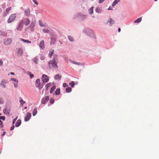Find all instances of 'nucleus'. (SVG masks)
Returning <instances> with one entry per match:
<instances>
[{"label": "nucleus", "mask_w": 159, "mask_h": 159, "mask_svg": "<svg viewBox=\"0 0 159 159\" xmlns=\"http://www.w3.org/2000/svg\"><path fill=\"white\" fill-rule=\"evenodd\" d=\"M3 64V62L2 59H0V66H2Z\"/></svg>", "instance_id": "nucleus-50"}, {"label": "nucleus", "mask_w": 159, "mask_h": 159, "mask_svg": "<svg viewBox=\"0 0 159 159\" xmlns=\"http://www.w3.org/2000/svg\"><path fill=\"white\" fill-rule=\"evenodd\" d=\"M63 86L64 87H68V85L66 83H64L63 84Z\"/></svg>", "instance_id": "nucleus-49"}, {"label": "nucleus", "mask_w": 159, "mask_h": 159, "mask_svg": "<svg viewBox=\"0 0 159 159\" xmlns=\"http://www.w3.org/2000/svg\"><path fill=\"white\" fill-rule=\"evenodd\" d=\"M42 80L43 81V83H45L48 82L49 80V78L48 76L45 74H43L42 77Z\"/></svg>", "instance_id": "nucleus-7"}, {"label": "nucleus", "mask_w": 159, "mask_h": 159, "mask_svg": "<svg viewBox=\"0 0 159 159\" xmlns=\"http://www.w3.org/2000/svg\"><path fill=\"white\" fill-rule=\"evenodd\" d=\"M4 103V101L3 99L0 97V104H2Z\"/></svg>", "instance_id": "nucleus-44"}, {"label": "nucleus", "mask_w": 159, "mask_h": 159, "mask_svg": "<svg viewBox=\"0 0 159 159\" xmlns=\"http://www.w3.org/2000/svg\"><path fill=\"white\" fill-rule=\"evenodd\" d=\"M23 49H22L20 48H19L17 51V54L19 56H21L23 54Z\"/></svg>", "instance_id": "nucleus-15"}, {"label": "nucleus", "mask_w": 159, "mask_h": 159, "mask_svg": "<svg viewBox=\"0 0 159 159\" xmlns=\"http://www.w3.org/2000/svg\"><path fill=\"white\" fill-rule=\"evenodd\" d=\"M20 40L23 41V42L25 43H31V41H29L28 40L23 39H22L20 38Z\"/></svg>", "instance_id": "nucleus-27"}, {"label": "nucleus", "mask_w": 159, "mask_h": 159, "mask_svg": "<svg viewBox=\"0 0 159 159\" xmlns=\"http://www.w3.org/2000/svg\"><path fill=\"white\" fill-rule=\"evenodd\" d=\"M105 0H99L98 2L99 3H101L103 2Z\"/></svg>", "instance_id": "nucleus-54"}, {"label": "nucleus", "mask_w": 159, "mask_h": 159, "mask_svg": "<svg viewBox=\"0 0 159 159\" xmlns=\"http://www.w3.org/2000/svg\"><path fill=\"white\" fill-rule=\"evenodd\" d=\"M21 123V120L20 119H18L16 122L15 124V126L16 127H18L19 126Z\"/></svg>", "instance_id": "nucleus-19"}, {"label": "nucleus", "mask_w": 159, "mask_h": 159, "mask_svg": "<svg viewBox=\"0 0 159 159\" xmlns=\"http://www.w3.org/2000/svg\"><path fill=\"white\" fill-rule=\"evenodd\" d=\"M22 21H20L19 23L16 28V30H17L21 31L23 28V24L22 23Z\"/></svg>", "instance_id": "nucleus-10"}, {"label": "nucleus", "mask_w": 159, "mask_h": 159, "mask_svg": "<svg viewBox=\"0 0 159 159\" xmlns=\"http://www.w3.org/2000/svg\"><path fill=\"white\" fill-rule=\"evenodd\" d=\"M118 32H120V30H121V29H120V28H118Z\"/></svg>", "instance_id": "nucleus-57"}, {"label": "nucleus", "mask_w": 159, "mask_h": 159, "mask_svg": "<svg viewBox=\"0 0 159 159\" xmlns=\"http://www.w3.org/2000/svg\"><path fill=\"white\" fill-rule=\"evenodd\" d=\"M70 61L72 63L80 66H82L84 65V63L75 61H74L70 60Z\"/></svg>", "instance_id": "nucleus-16"}, {"label": "nucleus", "mask_w": 159, "mask_h": 159, "mask_svg": "<svg viewBox=\"0 0 159 159\" xmlns=\"http://www.w3.org/2000/svg\"><path fill=\"white\" fill-rule=\"evenodd\" d=\"M27 108V107H24V109H26Z\"/></svg>", "instance_id": "nucleus-61"}, {"label": "nucleus", "mask_w": 159, "mask_h": 159, "mask_svg": "<svg viewBox=\"0 0 159 159\" xmlns=\"http://www.w3.org/2000/svg\"><path fill=\"white\" fill-rule=\"evenodd\" d=\"M32 1L34 2V3L36 5H38L39 4L38 2H37L36 0H32Z\"/></svg>", "instance_id": "nucleus-48"}, {"label": "nucleus", "mask_w": 159, "mask_h": 159, "mask_svg": "<svg viewBox=\"0 0 159 159\" xmlns=\"http://www.w3.org/2000/svg\"><path fill=\"white\" fill-rule=\"evenodd\" d=\"M107 10H113V9L111 7V6H110L108 8V9H107Z\"/></svg>", "instance_id": "nucleus-56"}, {"label": "nucleus", "mask_w": 159, "mask_h": 159, "mask_svg": "<svg viewBox=\"0 0 159 159\" xmlns=\"http://www.w3.org/2000/svg\"><path fill=\"white\" fill-rule=\"evenodd\" d=\"M31 116V114L30 112H27L26 114V116L25 117L24 121L25 122L28 121L30 119Z\"/></svg>", "instance_id": "nucleus-12"}, {"label": "nucleus", "mask_w": 159, "mask_h": 159, "mask_svg": "<svg viewBox=\"0 0 159 159\" xmlns=\"http://www.w3.org/2000/svg\"><path fill=\"white\" fill-rule=\"evenodd\" d=\"M39 24L41 26V27H44V24L42 23V22L41 20H39Z\"/></svg>", "instance_id": "nucleus-43"}, {"label": "nucleus", "mask_w": 159, "mask_h": 159, "mask_svg": "<svg viewBox=\"0 0 159 159\" xmlns=\"http://www.w3.org/2000/svg\"><path fill=\"white\" fill-rule=\"evenodd\" d=\"M37 108L36 107H35L33 111V113H32L33 116H35L36 115V114H37Z\"/></svg>", "instance_id": "nucleus-26"}, {"label": "nucleus", "mask_w": 159, "mask_h": 159, "mask_svg": "<svg viewBox=\"0 0 159 159\" xmlns=\"http://www.w3.org/2000/svg\"><path fill=\"white\" fill-rule=\"evenodd\" d=\"M20 21H22L23 24H24L26 26L28 25L30 23V20L27 18H25L23 20H21Z\"/></svg>", "instance_id": "nucleus-11"}, {"label": "nucleus", "mask_w": 159, "mask_h": 159, "mask_svg": "<svg viewBox=\"0 0 159 159\" xmlns=\"http://www.w3.org/2000/svg\"><path fill=\"white\" fill-rule=\"evenodd\" d=\"M40 81V79H38L36 80L35 84L36 87L38 88L39 90H41L43 86V84H41Z\"/></svg>", "instance_id": "nucleus-3"}, {"label": "nucleus", "mask_w": 159, "mask_h": 159, "mask_svg": "<svg viewBox=\"0 0 159 159\" xmlns=\"http://www.w3.org/2000/svg\"><path fill=\"white\" fill-rule=\"evenodd\" d=\"M33 60L35 64H37L38 63V61L39 60L36 57L33 59Z\"/></svg>", "instance_id": "nucleus-36"}, {"label": "nucleus", "mask_w": 159, "mask_h": 159, "mask_svg": "<svg viewBox=\"0 0 159 159\" xmlns=\"http://www.w3.org/2000/svg\"><path fill=\"white\" fill-rule=\"evenodd\" d=\"M55 93L56 95L60 94V88L57 89L55 92Z\"/></svg>", "instance_id": "nucleus-25"}, {"label": "nucleus", "mask_w": 159, "mask_h": 159, "mask_svg": "<svg viewBox=\"0 0 159 159\" xmlns=\"http://www.w3.org/2000/svg\"><path fill=\"white\" fill-rule=\"evenodd\" d=\"M11 9V7H10L7 8L6 10V12L8 13Z\"/></svg>", "instance_id": "nucleus-47"}, {"label": "nucleus", "mask_w": 159, "mask_h": 159, "mask_svg": "<svg viewBox=\"0 0 159 159\" xmlns=\"http://www.w3.org/2000/svg\"><path fill=\"white\" fill-rule=\"evenodd\" d=\"M4 127L3 122L0 120V128H3Z\"/></svg>", "instance_id": "nucleus-41"}, {"label": "nucleus", "mask_w": 159, "mask_h": 159, "mask_svg": "<svg viewBox=\"0 0 159 159\" xmlns=\"http://www.w3.org/2000/svg\"><path fill=\"white\" fill-rule=\"evenodd\" d=\"M36 20L35 18H33L32 21L29 27L30 29V31L33 32L34 30V27L35 26Z\"/></svg>", "instance_id": "nucleus-4"}, {"label": "nucleus", "mask_w": 159, "mask_h": 159, "mask_svg": "<svg viewBox=\"0 0 159 159\" xmlns=\"http://www.w3.org/2000/svg\"><path fill=\"white\" fill-rule=\"evenodd\" d=\"M26 74H27L29 75L30 76V79H32L34 76V75L32 74L31 73L30 71H27Z\"/></svg>", "instance_id": "nucleus-22"}, {"label": "nucleus", "mask_w": 159, "mask_h": 159, "mask_svg": "<svg viewBox=\"0 0 159 159\" xmlns=\"http://www.w3.org/2000/svg\"><path fill=\"white\" fill-rule=\"evenodd\" d=\"M142 20V17H140L138 19H137V20H135L134 22V23H139Z\"/></svg>", "instance_id": "nucleus-35"}, {"label": "nucleus", "mask_w": 159, "mask_h": 159, "mask_svg": "<svg viewBox=\"0 0 159 159\" xmlns=\"http://www.w3.org/2000/svg\"><path fill=\"white\" fill-rule=\"evenodd\" d=\"M11 75H14V73L13 72H11Z\"/></svg>", "instance_id": "nucleus-59"}, {"label": "nucleus", "mask_w": 159, "mask_h": 159, "mask_svg": "<svg viewBox=\"0 0 159 159\" xmlns=\"http://www.w3.org/2000/svg\"><path fill=\"white\" fill-rule=\"evenodd\" d=\"M43 32L46 33H48L50 31V30L47 28L43 29Z\"/></svg>", "instance_id": "nucleus-37"}, {"label": "nucleus", "mask_w": 159, "mask_h": 159, "mask_svg": "<svg viewBox=\"0 0 159 159\" xmlns=\"http://www.w3.org/2000/svg\"><path fill=\"white\" fill-rule=\"evenodd\" d=\"M109 23V25L110 26H111L113 24H114L115 21L114 20H113L111 18H110L109 20L108 21V23Z\"/></svg>", "instance_id": "nucleus-20"}, {"label": "nucleus", "mask_w": 159, "mask_h": 159, "mask_svg": "<svg viewBox=\"0 0 159 159\" xmlns=\"http://www.w3.org/2000/svg\"><path fill=\"white\" fill-rule=\"evenodd\" d=\"M19 102L21 105H23L25 104V102L23 101L21 97H20V98Z\"/></svg>", "instance_id": "nucleus-30"}, {"label": "nucleus", "mask_w": 159, "mask_h": 159, "mask_svg": "<svg viewBox=\"0 0 159 159\" xmlns=\"http://www.w3.org/2000/svg\"><path fill=\"white\" fill-rule=\"evenodd\" d=\"M8 13L7 12H4V13H3V16H6L7 15V14Z\"/></svg>", "instance_id": "nucleus-55"}, {"label": "nucleus", "mask_w": 159, "mask_h": 159, "mask_svg": "<svg viewBox=\"0 0 159 159\" xmlns=\"http://www.w3.org/2000/svg\"><path fill=\"white\" fill-rule=\"evenodd\" d=\"M30 14V10L29 9L26 10L25 11L24 15L27 17H28Z\"/></svg>", "instance_id": "nucleus-17"}, {"label": "nucleus", "mask_w": 159, "mask_h": 159, "mask_svg": "<svg viewBox=\"0 0 159 159\" xmlns=\"http://www.w3.org/2000/svg\"><path fill=\"white\" fill-rule=\"evenodd\" d=\"M56 89V86L55 85H53L51 88L50 90V93H52Z\"/></svg>", "instance_id": "nucleus-23"}, {"label": "nucleus", "mask_w": 159, "mask_h": 159, "mask_svg": "<svg viewBox=\"0 0 159 159\" xmlns=\"http://www.w3.org/2000/svg\"><path fill=\"white\" fill-rule=\"evenodd\" d=\"M0 120H5V117L4 116H1L0 117Z\"/></svg>", "instance_id": "nucleus-46"}, {"label": "nucleus", "mask_w": 159, "mask_h": 159, "mask_svg": "<svg viewBox=\"0 0 159 159\" xmlns=\"http://www.w3.org/2000/svg\"><path fill=\"white\" fill-rule=\"evenodd\" d=\"M83 31L87 35L96 39V37L94 32L92 29L89 28H85L83 30Z\"/></svg>", "instance_id": "nucleus-2"}, {"label": "nucleus", "mask_w": 159, "mask_h": 159, "mask_svg": "<svg viewBox=\"0 0 159 159\" xmlns=\"http://www.w3.org/2000/svg\"><path fill=\"white\" fill-rule=\"evenodd\" d=\"M82 17L83 18H85V16L84 15H81Z\"/></svg>", "instance_id": "nucleus-58"}, {"label": "nucleus", "mask_w": 159, "mask_h": 159, "mask_svg": "<svg viewBox=\"0 0 159 159\" xmlns=\"http://www.w3.org/2000/svg\"><path fill=\"white\" fill-rule=\"evenodd\" d=\"M68 39L71 42H73L74 41V39L71 36H68Z\"/></svg>", "instance_id": "nucleus-39"}, {"label": "nucleus", "mask_w": 159, "mask_h": 159, "mask_svg": "<svg viewBox=\"0 0 159 159\" xmlns=\"http://www.w3.org/2000/svg\"><path fill=\"white\" fill-rule=\"evenodd\" d=\"M72 89L70 87H68L66 89V93H69L71 92Z\"/></svg>", "instance_id": "nucleus-34"}, {"label": "nucleus", "mask_w": 159, "mask_h": 159, "mask_svg": "<svg viewBox=\"0 0 159 159\" xmlns=\"http://www.w3.org/2000/svg\"><path fill=\"white\" fill-rule=\"evenodd\" d=\"M3 41L4 44L5 45H9L12 43V40L11 38L5 39L3 40Z\"/></svg>", "instance_id": "nucleus-9"}, {"label": "nucleus", "mask_w": 159, "mask_h": 159, "mask_svg": "<svg viewBox=\"0 0 159 159\" xmlns=\"http://www.w3.org/2000/svg\"><path fill=\"white\" fill-rule=\"evenodd\" d=\"M14 86L15 88H16L18 87V83H14Z\"/></svg>", "instance_id": "nucleus-51"}, {"label": "nucleus", "mask_w": 159, "mask_h": 159, "mask_svg": "<svg viewBox=\"0 0 159 159\" xmlns=\"http://www.w3.org/2000/svg\"><path fill=\"white\" fill-rule=\"evenodd\" d=\"M14 125H12V126H11V128H10V130H12L14 129Z\"/></svg>", "instance_id": "nucleus-52"}, {"label": "nucleus", "mask_w": 159, "mask_h": 159, "mask_svg": "<svg viewBox=\"0 0 159 159\" xmlns=\"http://www.w3.org/2000/svg\"><path fill=\"white\" fill-rule=\"evenodd\" d=\"M57 38L55 36H52L51 38L50 43L51 44L54 45L57 40Z\"/></svg>", "instance_id": "nucleus-13"}, {"label": "nucleus", "mask_w": 159, "mask_h": 159, "mask_svg": "<svg viewBox=\"0 0 159 159\" xmlns=\"http://www.w3.org/2000/svg\"><path fill=\"white\" fill-rule=\"evenodd\" d=\"M10 112V110H7V107H5L3 110V112L5 114L9 115Z\"/></svg>", "instance_id": "nucleus-18"}, {"label": "nucleus", "mask_w": 159, "mask_h": 159, "mask_svg": "<svg viewBox=\"0 0 159 159\" xmlns=\"http://www.w3.org/2000/svg\"><path fill=\"white\" fill-rule=\"evenodd\" d=\"M54 50L53 49H52L49 51V53L48 54V57L51 58L52 57V54L54 53Z\"/></svg>", "instance_id": "nucleus-24"}, {"label": "nucleus", "mask_w": 159, "mask_h": 159, "mask_svg": "<svg viewBox=\"0 0 159 159\" xmlns=\"http://www.w3.org/2000/svg\"><path fill=\"white\" fill-rule=\"evenodd\" d=\"M1 35L3 37H6L7 35V33L5 32H1Z\"/></svg>", "instance_id": "nucleus-33"}, {"label": "nucleus", "mask_w": 159, "mask_h": 159, "mask_svg": "<svg viewBox=\"0 0 159 159\" xmlns=\"http://www.w3.org/2000/svg\"><path fill=\"white\" fill-rule=\"evenodd\" d=\"M102 9L99 7H97L96 9V12L98 13H101V12Z\"/></svg>", "instance_id": "nucleus-29"}, {"label": "nucleus", "mask_w": 159, "mask_h": 159, "mask_svg": "<svg viewBox=\"0 0 159 159\" xmlns=\"http://www.w3.org/2000/svg\"><path fill=\"white\" fill-rule=\"evenodd\" d=\"M8 83V81L7 80L3 79L1 80L0 83V86L4 88H5L6 87V84Z\"/></svg>", "instance_id": "nucleus-6"}, {"label": "nucleus", "mask_w": 159, "mask_h": 159, "mask_svg": "<svg viewBox=\"0 0 159 159\" xmlns=\"http://www.w3.org/2000/svg\"><path fill=\"white\" fill-rule=\"evenodd\" d=\"M54 78L55 80H60L61 79V77L59 74H57L54 76Z\"/></svg>", "instance_id": "nucleus-21"}, {"label": "nucleus", "mask_w": 159, "mask_h": 159, "mask_svg": "<svg viewBox=\"0 0 159 159\" xmlns=\"http://www.w3.org/2000/svg\"><path fill=\"white\" fill-rule=\"evenodd\" d=\"M44 59V58H41V59H42V60H43V59Z\"/></svg>", "instance_id": "nucleus-64"}, {"label": "nucleus", "mask_w": 159, "mask_h": 159, "mask_svg": "<svg viewBox=\"0 0 159 159\" xmlns=\"http://www.w3.org/2000/svg\"><path fill=\"white\" fill-rule=\"evenodd\" d=\"M51 85H52V83H49L45 85V88L46 89V90L47 91L48 90V88L50 87Z\"/></svg>", "instance_id": "nucleus-32"}, {"label": "nucleus", "mask_w": 159, "mask_h": 159, "mask_svg": "<svg viewBox=\"0 0 159 159\" xmlns=\"http://www.w3.org/2000/svg\"><path fill=\"white\" fill-rule=\"evenodd\" d=\"M16 14H13L11 15L7 20V23H10L14 20L16 17Z\"/></svg>", "instance_id": "nucleus-5"}, {"label": "nucleus", "mask_w": 159, "mask_h": 159, "mask_svg": "<svg viewBox=\"0 0 159 159\" xmlns=\"http://www.w3.org/2000/svg\"><path fill=\"white\" fill-rule=\"evenodd\" d=\"M59 42H60V43L61 44H62V42L61 41H59Z\"/></svg>", "instance_id": "nucleus-60"}, {"label": "nucleus", "mask_w": 159, "mask_h": 159, "mask_svg": "<svg viewBox=\"0 0 159 159\" xmlns=\"http://www.w3.org/2000/svg\"><path fill=\"white\" fill-rule=\"evenodd\" d=\"M154 0L155 1H156V2L157 1V0Z\"/></svg>", "instance_id": "nucleus-62"}, {"label": "nucleus", "mask_w": 159, "mask_h": 159, "mask_svg": "<svg viewBox=\"0 0 159 159\" xmlns=\"http://www.w3.org/2000/svg\"><path fill=\"white\" fill-rule=\"evenodd\" d=\"M17 118H18V116H17L15 118H14L13 120L12 123L13 125H14L15 124L16 120L17 119Z\"/></svg>", "instance_id": "nucleus-45"}, {"label": "nucleus", "mask_w": 159, "mask_h": 159, "mask_svg": "<svg viewBox=\"0 0 159 159\" xmlns=\"http://www.w3.org/2000/svg\"><path fill=\"white\" fill-rule=\"evenodd\" d=\"M120 1V0H115L113 2L112 6L113 7L115 6L118 2Z\"/></svg>", "instance_id": "nucleus-31"}, {"label": "nucleus", "mask_w": 159, "mask_h": 159, "mask_svg": "<svg viewBox=\"0 0 159 159\" xmlns=\"http://www.w3.org/2000/svg\"><path fill=\"white\" fill-rule=\"evenodd\" d=\"M69 85L71 87L73 88L75 86V83L73 81H72L71 82L69 83Z\"/></svg>", "instance_id": "nucleus-38"}, {"label": "nucleus", "mask_w": 159, "mask_h": 159, "mask_svg": "<svg viewBox=\"0 0 159 159\" xmlns=\"http://www.w3.org/2000/svg\"><path fill=\"white\" fill-rule=\"evenodd\" d=\"M49 99V97L47 96L43 97L41 100V103L42 104H45Z\"/></svg>", "instance_id": "nucleus-8"}, {"label": "nucleus", "mask_w": 159, "mask_h": 159, "mask_svg": "<svg viewBox=\"0 0 159 159\" xmlns=\"http://www.w3.org/2000/svg\"><path fill=\"white\" fill-rule=\"evenodd\" d=\"M54 100L52 98H51L50 100V103L51 104H53L54 102Z\"/></svg>", "instance_id": "nucleus-40"}, {"label": "nucleus", "mask_w": 159, "mask_h": 159, "mask_svg": "<svg viewBox=\"0 0 159 159\" xmlns=\"http://www.w3.org/2000/svg\"><path fill=\"white\" fill-rule=\"evenodd\" d=\"M10 80L14 81L17 83H18V81L16 79L14 78H11Z\"/></svg>", "instance_id": "nucleus-42"}, {"label": "nucleus", "mask_w": 159, "mask_h": 159, "mask_svg": "<svg viewBox=\"0 0 159 159\" xmlns=\"http://www.w3.org/2000/svg\"><path fill=\"white\" fill-rule=\"evenodd\" d=\"M94 7L92 6L89 10V12L90 14H92L93 13V9Z\"/></svg>", "instance_id": "nucleus-28"}, {"label": "nucleus", "mask_w": 159, "mask_h": 159, "mask_svg": "<svg viewBox=\"0 0 159 159\" xmlns=\"http://www.w3.org/2000/svg\"><path fill=\"white\" fill-rule=\"evenodd\" d=\"M39 46L40 48L42 50L43 49L45 48L44 42L43 40L40 42Z\"/></svg>", "instance_id": "nucleus-14"}, {"label": "nucleus", "mask_w": 159, "mask_h": 159, "mask_svg": "<svg viewBox=\"0 0 159 159\" xmlns=\"http://www.w3.org/2000/svg\"><path fill=\"white\" fill-rule=\"evenodd\" d=\"M2 130H4V129H2Z\"/></svg>", "instance_id": "nucleus-63"}, {"label": "nucleus", "mask_w": 159, "mask_h": 159, "mask_svg": "<svg viewBox=\"0 0 159 159\" xmlns=\"http://www.w3.org/2000/svg\"><path fill=\"white\" fill-rule=\"evenodd\" d=\"M57 55L56 54L53 55L52 59L48 61V64L49 69H57L58 68Z\"/></svg>", "instance_id": "nucleus-1"}, {"label": "nucleus", "mask_w": 159, "mask_h": 159, "mask_svg": "<svg viewBox=\"0 0 159 159\" xmlns=\"http://www.w3.org/2000/svg\"><path fill=\"white\" fill-rule=\"evenodd\" d=\"M6 133V132L5 131H4L2 134L1 135L2 137H3L5 135Z\"/></svg>", "instance_id": "nucleus-53"}]
</instances>
